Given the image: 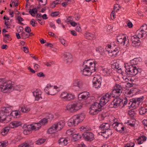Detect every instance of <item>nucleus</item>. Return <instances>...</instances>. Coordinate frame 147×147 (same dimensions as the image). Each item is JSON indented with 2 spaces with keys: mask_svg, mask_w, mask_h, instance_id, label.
<instances>
[{
  "mask_svg": "<svg viewBox=\"0 0 147 147\" xmlns=\"http://www.w3.org/2000/svg\"><path fill=\"white\" fill-rule=\"evenodd\" d=\"M97 62L93 60L89 59L85 61L81 69V73L85 76H89L95 71V65Z\"/></svg>",
  "mask_w": 147,
  "mask_h": 147,
  "instance_id": "nucleus-1",
  "label": "nucleus"
},
{
  "mask_svg": "<svg viewBox=\"0 0 147 147\" xmlns=\"http://www.w3.org/2000/svg\"><path fill=\"white\" fill-rule=\"evenodd\" d=\"M14 87L12 82L0 78V90L3 93H9L14 90Z\"/></svg>",
  "mask_w": 147,
  "mask_h": 147,
  "instance_id": "nucleus-2",
  "label": "nucleus"
},
{
  "mask_svg": "<svg viewBox=\"0 0 147 147\" xmlns=\"http://www.w3.org/2000/svg\"><path fill=\"white\" fill-rule=\"evenodd\" d=\"M85 116V114L82 113L73 116L68 120V125L70 127H73L77 125L84 120Z\"/></svg>",
  "mask_w": 147,
  "mask_h": 147,
  "instance_id": "nucleus-3",
  "label": "nucleus"
},
{
  "mask_svg": "<svg viewBox=\"0 0 147 147\" xmlns=\"http://www.w3.org/2000/svg\"><path fill=\"white\" fill-rule=\"evenodd\" d=\"M83 105L79 101H74L67 105L66 110L71 112H76L81 109Z\"/></svg>",
  "mask_w": 147,
  "mask_h": 147,
  "instance_id": "nucleus-4",
  "label": "nucleus"
},
{
  "mask_svg": "<svg viewBox=\"0 0 147 147\" xmlns=\"http://www.w3.org/2000/svg\"><path fill=\"white\" fill-rule=\"evenodd\" d=\"M125 72L127 75L135 76L141 72V69L137 68L136 66L132 65H128L125 67Z\"/></svg>",
  "mask_w": 147,
  "mask_h": 147,
  "instance_id": "nucleus-5",
  "label": "nucleus"
},
{
  "mask_svg": "<svg viewBox=\"0 0 147 147\" xmlns=\"http://www.w3.org/2000/svg\"><path fill=\"white\" fill-rule=\"evenodd\" d=\"M44 91L48 95H54L57 94L59 91V90L57 86L48 84L44 88Z\"/></svg>",
  "mask_w": 147,
  "mask_h": 147,
  "instance_id": "nucleus-6",
  "label": "nucleus"
},
{
  "mask_svg": "<svg viewBox=\"0 0 147 147\" xmlns=\"http://www.w3.org/2000/svg\"><path fill=\"white\" fill-rule=\"evenodd\" d=\"M106 49L109 55L112 58L116 57L119 54V48L118 47L112 49L111 46L110 45H108Z\"/></svg>",
  "mask_w": 147,
  "mask_h": 147,
  "instance_id": "nucleus-7",
  "label": "nucleus"
},
{
  "mask_svg": "<svg viewBox=\"0 0 147 147\" xmlns=\"http://www.w3.org/2000/svg\"><path fill=\"white\" fill-rule=\"evenodd\" d=\"M143 100L142 97L133 98L128 103L129 107L134 109H136L139 107L140 103L143 101Z\"/></svg>",
  "mask_w": 147,
  "mask_h": 147,
  "instance_id": "nucleus-8",
  "label": "nucleus"
},
{
  "mask_svg": "<svg viewBox=\"0 0 147 147\" xmlns=\"http://www.w3.org/2000/svg\"><path fill=\"white\" fill-rule=\"evenodd\" d=\"M123 88L119 84H116L114 86L112 92V96L117 97L120 96L122 92Z\"/></svg>",
  "mask_w": 147,
  "mask_h": 147,
  "instance_id": "nucleus-9",
  "label": "nucleus"
},
{
  "mask_svg": "<svg viewBox=\"0 0 147 147\" xmlns=\"http://www.w3.org/2000/svg\"><path fill=\"white\" fill-rule=\"evenodd\" d=\"M138 37L141 38L147 35V25L144 24L136 32V35Z\"/></svg>",
  "mask_w": 147,
  "mask_h": 147,
  "instance_id": "nucleus-10",
  "label": "nucleus"
},
{
  "mask_svg": "<svg viewBox=\"0 0 147 147\" xmlns=\"http://www.w3.org/2000/svg\"><path fill=\"white\" fill-rule=\"evenodd\" d=\"M117 40L119 44L125 46H127L129 43V40L126 36L123 35L119 34L117 36Z\"/></svg>",
  "mask_w": 147,
  "mask_h": 147,
  "instance_id": "nucleus-11",
  "label": "nucleus"
},
{
  "mask_svg": "<svg viewBox=\"0 0 147 147\" xmlns=\"http://www.w3.org/2000/svg\"><path fill=\"white\" fill-rule=\"evenodd\" d=\"M60 98L65 101H69L74 99L75 96L74 94L68 93L66 92H62L60 96Z\"/></svg>",
  "mask_w": 147,
  "mask_h": 147,
  "instance_id": "nucleus-12",
  "label": "nucleus"
},
{
  "mask_svg": "<svg viewBox=\"0 0 147 147\" xmlns=\"http://www.w3.org/2000/svg\"><path fill=\"white\" fill-rule=\"evenodd\" d=\"M101 78L98 75L94 77L93 80V86L95 88H98L101 86Z\"/></svg>",
  "mask_w": 147,
  "mask_h": 147,
  "instance_id": "nucleus-13",
  "label": "nucleus"
},
{
  "mask_svg": "<svg viewBox=\"0 0 147 147\" xmlns=\"http://www.w3.org/2000/svg\"><path fill=\"white\" fill-rule=\"evenodd\" d=\"M73 88H76V90H79L83 89L84 85L83 82L80 80H74L72 84Z\"/></svg>",
  "mask_w": 147,
  "mask_h": 147,
  "instance_id": "nucleus-14",
  "label": "nucleus"
},
{
  "mask_svg": "<svg viewBox=\"0 0 147 147\" xmlns=\"http://www.w3.org/2000/svg\"><path fill=\"white\" fill-rule=\"evenodd\" d=\"M82 137L85 140L91 142L94 139V134L91 132H85L82 134Z\"/></svg>",
  "mask_w": 147,
  "mask_h": 147,
  "instance_id": "nucleus-15",
  "label": "nucleus"
},
{
  "mask_svg": "<svg viewBox=\"0 0 147 147\" xmlns=\"http://www.w3.org/2000/svg\"><path fill=\"white\" fill-rule=\"evenodd\" d=\"M100 71V73L102 75L105 76H109L111 74V69L106 66H102Z\"/></svg>",
  "mask_w": 147,
  "mask_h": 147,
  "instance_id": "nucleus-16",
  "label": "nucleus"
},
{
  "mask_svg": "<svg viewBox=\"0 0 147 147\" xmlns=\"http://www.w3.org/2000/svg\"><path fill=\"white\" fill-rule=\"evenodd\" d=\"M111 98L110 93H107L105 95L103 96L100 99V102L102 105H104L107 103Z\"/></svg>",
  "mask_w": 147,
  "mask_h": 147,
  "instance_id": "nucleus-17",
  "label": "nucleus"
},
{
  "mask_svg": "<svg viewBox=\"0 0 147 147\" xmlns=\"http://www.w3.org/2000/svg\"><path fill=\"white\" fill-rule=\"evenodd\" d=\"M9 114H7L2 111H0V122L7 123L10 121L8 119Z\"/></svg>",
  "mask_w": 147,
  "mask_h": 147,
  "instance_id": "nucleus-18",
  "label": "nucleus"
},
{
  "mask_svg": "<svg viewBox=\"0 0 147 147\" xmlns=\"http://www.w3.org/2000/svg\"><path fill=\"white\" fill-rule=\"evenodd\" d=\"M113 128L118 132L121 133L124 130L123 125L121 123H118L112 124Z\"/></svg>",
  "mask_w": 147,
  "mask_h": 147,
  "instance_id": "nucleus-19",
  "label": "nucleus"
},
{
  "mask_svg": "<svg viewBox=\"0 0 147 147\" xmlns=\"http://www.w3.org/2000/svg\"><path fill=\"white\" fill-rule=\"evenodd\" d=\"M140 39L136 35L131 36V40L132 45L134 47L139 46L140 44Z\"/></svg>",
  "mask_w": 147,
  "mask_h": 147,
  "instance_id": "nucleus-20",
  "label": "nucleus"
},
{
  "mask_svg": "<svg viewBox=\"0 0 147 147\" xmlns=\"http://www.w3.org/2000/svg\"><path fill=\"white\" fill-rule=\"evenodd\" d=\"M32 92L35 97V100H38L40 98H42V92L40 89H36V90H32Z\"/></svg>",
  "mask_w": 147,
  "mask_h": 147,
  "instance_id": "nucleus-21",
  "label": "nucleus"
},
{
  "mask_svg": "<svg viewBox=\"0 0 147 147\" xmlns=\"http://www.w3.org/2000/svg\"><path fill=\"white\" fill-rule=\"evenodd\" d=\"M90 96L89 93L85 91L80 93L78 94V98L79 100L86 99Z\"/></svg>",
  "mask_w": 147,
  "mask_h": 147,
  "instance_id": "nucleus-22",
  "label": "nucleus"
},
{
  "mask_svg": "<svg viewBox=\"0 0 147 147\" xmlns=\"http://www.w3.org/2000/svg\"><path fill=\"white\" fill-rule=\"evenodd\" d=\"M122 101V100L120 98L115 99L113 101L111 102V104L113 106L111 107L117 108L119 106Z\"/></svg>",
  "mask_w": 147,
  "mask_h": 147,
  "instance_id": "nucleus-23",
  "label": "nucleus"
},
{
  "mask_svg": "<svg viewBox=\"0 0 147 147\" xmlns=\"http://www.w3.org/2000/svg\"><path fill=\"white\" fill-rule=\"evenodd\" d=\"M101 134L100 135H102L104 138L107 139L112 135V131L111 129H109L101 132Z\"/></svg>",
  "mask_w": 147,
  "mask_h": 147,
  "instance_id": "nucleus-24",
  "label": "nucleus"
},
{
  "mask_svg": "<svg viewBox=\"0 0 147 147\" xmlns=\"http://www.w3.org/2000/svg\"><path fill=\"white\" fill-rule=\"evenodd\" d=\"M54 124L56 127L57 131H60L63 128L65 124V122L63 120H61Z\"/></svg>",
  "mask_w": 147,
  "mask_h": 147,
  "instance_id": "nucleus-25",
  "label": "nucleus"
},
{
  "mask_svg": "<svg viewBox=\"0 0 147 147\" xmlns=\"http://www.w3.org/2000/svg\"><path fill=\"white\" fill-rule=\"evenodd\" d=\"M69 140V138H61L58 140V143L59 145L62 146H64L67 145L68 143Z\"/></svg>",
  "mask_w": 147,
  "mask_h": 147,
  "instance_id": "nucleus-26",
  "label": "nucleus"
},
{
  "mask_svg": "<svg viewBox=\"0 0 147 147\" xmlns=\"http://www.w3.org/2000/svg\"><path fill=\"white\" fill-rule=\"evenodd\" d=\"M19 109L20 111L23 113H27L30 110V109L29 107L24 105H20Z\"/></svg>",
  "mask_w": 147,
  "mask_h": 147,
  "instance_id": "nucleus-27",
  "label": "nucleus"
},
{
  "mask_svg": "<svg viewBox=\"0 0 147 147\" xmlns=\"http://www.w3.org/2000/svg\"><path fill=\"white\" fill-rule=\"evenodd\" d=\"M22 125L21 122L18 121H14L11 122L9 125V127L13 128L20 126Z\"/></svg>",
  "mask_w": 147,
  "mask_h": 147,
  "instance_id": "nucleus-28",
  "label": "nucleus"
},
{
  "mask_svg": "<svg viewBox=\"0 0 147 147\" xmlns=\"http://www.w3.org/2000/svg\"><path fill=\"white\" fill-rule=\"evenodd\" d=\"M32 130L31 124L26 125L23 133L25 135H27L30 134Z\"/></svg>",
  "mask_w": 147,
  "mask_h": 147,
  "instance_id": "nucleus-29",
  "label": "nucleus"
},
{
  "mask_svg": "<svg viewBox=\"0 0 147 147\" xmlns=\"http://www.w3.org/2000/svg\"><path fill=\"white\" fill-rule=\"evenodd\" d=\"M13 108L12 106H8L3 107L1 109L2 111L4 112L7 114H9L11 113L12 111Z\"/></svg>",
  "mask_w": 147,
  "mask_h": 147,
  "instance_id": "nucleus-30",
  "label": "nucleus"
},
{
  "mask_svg": "<svg viewBox=\"0 0 147 147\" xmlns=\"http://www.w3.org/2000/svg\"><path fill=\"white\" fill-rule=\"evenodd\" d=\"M101 104L100 101L99 102H94L91 106L94 107L95 109H97L100 111L102 110V106Z\"/></svg>",
  "mask_w": 147,
  "mask_h": 147,
  "instance_id": "nucleus-31",
  "label": "nucleus"
},
{
  "mask_svg": "<svg viewBox=\"0 0 147 147\" xmlns=\"http://www.w3.org/2000/svg\"><path fill=\"white\" fill-rule=\"evenodd\" d=\"M110 124L108 123H104L99 126V128L101 130H106L109 129Z\"/></svg>",
  "mask_w": 147,
  "mask_h": 147,
  "instance_id": "nucleus-32",
  "label": "nucleus"
},
{
  "mask_svg": "<svg viewBox=\"0 0 147 147\" xmlns=\"http://www.w3.org/2000/svg\"><path fill=\"white\" fill-rule=\"evenodd\" d=\"M65 60H66L67 63H71L72 61V55L70 53H66L64 55Z\"/></svg>",
  "mask_w": 147,
  "mask_h": 147,
  "instance_id": "nucleus-33",
  "label": "nucleus"
},
{
  "mask_svg": "<svg viewBox=\"0 0 147 147\" xmlns=\"http://www.w3.org/2000/svg\"><path fill=\"white\" fill-rule=\"evenodd\" d=\"M100 111L94 107H91L90 109L89 113L91 115H97Z\"/></svg>",
  "mask_w": 147,
  "mask_h": 147,
  "instance_id": "nucleus-34",
  "label": "nucleus"
},
{
  "mask_svg": "<svg viewBox=\"0 0 147 147\" xmlns=\"http://www.w3.org/2000/svg\"><path fill=\"white\" fill-rule=\"evenodd\" d=\"M57 131H58L57 129L54 124L48 130L47 133L48 134H52L55 133Z\"/></svg>",
  "mask_w": 147,
  "mask_h": 147,
  "instance_id": "nucleus-35",
  "label": "nucleus"
},
{
  "mask_svg": "<svg viewBox=\"0 0 147 147\" xmlns=\"http://www.w3.org/2000/svg\"><path fill=\"white\" fill-rule=\"evenodd\" d=\"M127 125L131 127H134L135 124V120L134 119H130L127 121V122L125 123Z\"/></svg>",
  "mask_w": 147,
  "mask_h": 147,
  "instance_id": "nucleus-36",
  "label": "nucleus"
},
{
  "mask_svg": "<svg viewBox=\"0 0 147 147\" xmlns=\"http://www.w3.org/2000/svg\"><path fill=\"white\" fill-rule=\"evenodd\" d=\"M79 129L82 131H90L91 129V128L86 125L81 126L79 128Z\"/></svg>",
  "mask_w": 147,
  "mask_h": 147,
  "instance_id": "nucleus-37",
  "label": "nucleus"
},
{
  "mask_svg": "<svg viewBox=\"0 0 147 147\" xmlns=\"http://www.w3.org/2000/svg\"><path fill=\"white\" fill-rule=\"evenodd\" d=\"M32 130L36 131L38 130L41 127L40 124L39 123H35L31 124Z\"/></svg>",
  "mask_w": 147,
  "mask_h": 147,
  "instance_id": "nucleus-38",
  "label": "nucleus"
},
{
  "mask_svg": "<svg viewBox=\"0 0 147 147\" xmlns=\"http://www.w3.org/2000/svg\"><path fill=\"white\" fill-rule=\"evenodd\" d=\"M81 138V136L80 134H75L72 136V140L75 142L79 140Z\"/></svg>",
  "mask_w": 147,
  "mask_h": 147,
  "instance_id": "nucleus-39",
  "label": "nucleus"
},
{
  "mask_svg": "<svg viewBox=\"0 0 147 147\" xmlns=\"http://www.w3.org/2000/svg\"><path fill=\"white\" fill-rule=\"evenodd\" d=\"M146 137L144 136H142L137 139L138 143L139 144H141L143 142H144L146 140Z\"/></svg>",
  "mask_w": 147,
  "mask_h": 147,
  "instance_id": "nucleus-40",
  "label": "nucleus"
},
{
  "mask_svg": "<svg viewBox=\"0 0 147 147\" xmlns=\"http://www.w3.org/2000/svg\"><path fill=\"white\" fill-rule=\"evenodd\" d=\"M85 36L86 38L90 40L92 39L94 37L93 34L88 32H86Z\"/></svg>",
  "mask_w": 147,
  "mask_h": 147,
  "instance_id": "nucleus-41",
  "label": "nucleus"
},
{
  "mask_svg": "<svg viewBox=\"0 0 147 147\" xmlns=\"http://www.w3.org/2000/svg\"><path fill=\"white\" fill-rule=\"evenodd\" d=\"M20 113V111H12L10 114L14 118L17 117V116Z\"/></svg>",
  "mask_w": 147,
  "mask_h": 147,
  "instance_id": "nucleus-42",
  "label": "nucleus"
},
{
  "mask_svg": "<svg viewBox=\"0 0 147 147\" xmlns=\"http://www.w3.org/2000/svg\"><path fill=\"white\" fill-rule=\"evenodd\" d=\"M31 144H29L28 141H26L23 143L19 145L18 147H32Z\"/></svg>",
  "mask_w": 147,
  "mask_h": 147,
  "instance_id": "nucleus-43",
  "label": "nucleus"
},
{
  "mask_svg": "<svg viewBox=\"0 0 147 147\" xmlns=\"http://www.w3.org/2000/svg\"><path fill=\"white\" fill-rule=\"evenodd\" d=\"M96 52L102 55L103 53L104 49L102 47L99 46L96 48Z\"/></svg>",
  "mask_w": 147,
  "mask_h": 147,
  "instance_id": "nucleus-44",
  "label": "nucleus"
},
{
  "mask_svg": "<svg viewBox=\"0 0 147 147\" xmlns=\"http://www.w3.org/2000/svg\"><path fill=\"white\" fill-rule=\"evenodd\" d=\"M147 109L144 107H141L139 109V113L141 115L144 114L147 111Z\"/></svg>",
  "mask_w": 147,
  "mask_h": 147,
  "instance_id": "nucleus-45",
  "label": "nucleus"
},
{
  "mask_svg": "<svg viewBox=\"0 0 147 147\" xmlns=\"http://www.w3.org/2000/svg\"><path fill=\"white\" fill-rule=\"evenodd\" d=\"M37 12V9L36 8H33L32 9H30L29 11V13L32 16H34L35 14Z\"/></svg>",
  "mask_w": 147,
  "mask_h": 147,
  "instance_id": "nucleus-46",
  "label": "nucleus"
},
{
  "mask_svg": "<svg viewBox=\"0 0 147 147\" xmlns=\"http://www.w3.org/2000/svg\"><path fill=\"white\" fill-rule=\"evenodd\" d=\"M115 66V68L116 69H118L119 71V73L121 74L123 73V71L122 70V69L121 66H120L117 63H116L114 64Z\"/></svg>",
  "mask_w": 147,
  "mask_h": 147,
  "instance_id": "nucleus-47",
  "label": "nucleus"
},
{
  "mask_svg": "<svg viewBox=\"0 0 147 147\" xmlns=\"http://www.w3.org/2000/svg\"><path fill=\"white\" fill-rule=\"evenodd\" d=\"M9 129L8 127H5L2 130L1 134L2 135L4 136L6 135L9 131Z\"/></svg>",
  "mask_w": 147,
  "mask_h": 147,
  "instance_id": "nucleus-48",
  "label": "nucleus"
},
{
  "mask_svg": "<svg viewBox=\"0 0 147 147\" xmlns=\"http://www.w3.org/2000/svg\"><path fill=\"white\" fill-rule=\"evenodd\" d=\"M8 144L7 141L5 140L0 142V147H6Z\"/></svg>",
  "mask_w": 147,
  "mask_h": 147,
  "instance_id": "nucleus-49",
  "label": "nucleus"
},
{
  "mask_svg": "<svg viewBox=\"0 0 147 147\" xmlns=\"http://www.w3.org/2000/svg\"><path fill=\"white\" fill-rule=\"evenodd\" d=\"M21 36L22 38L25 39L29 36V34L26 33L25 32H22L21 34Z\"/></svg>",
  "mask_w": 147,
  "mask_h": 147,
  "instance_id": "nucleus-50",
  "label": "nucleus"
},
{
  "mask_svg": "<svg viewBox=\"0 0 147 147\" xmlns=\"http://www.w3.org/2000/svg\"><path fill=\"white\" fill-rule=\"evenodd\" d=\"M48 122L47 119V118H44L41 119L39 123L40 124L41 126V125H44L45 124Z\"/></svg>",
  "mask_w": 147,
  "mask_h": 147,
  "instance_id": "nucleus-51",
  "label": "nucleus"
},
{
  "mask_svg": "<svg viewBox=\"0 0 147 147\" xmlns=\"http://www.w3.org/2000/svg\"><path fill=\"white\" fill-rule=\"evenodd\" d=\"M16 19L18 20V23L21 25H24V24L22 22L24 20L20 16H18L16 17Z\"/></svg>",
  "mask_w": 147,
  "mask_h": 147,
  "instance_id": "nucleus-52",
  "label": "nucleus"
},
{
  "mask_svg": "<svg viewBox=\"0 0 147 147\" xmlns=\"http://www.w3.org/2000/svg\"><path fill=\"white\" fill-rule=\"evenodd\" d=\"M45 141V139H40L36 141V144L38 145H40L44 143Z\"/></svg>",
  "mask_w": 147,
  "mask_h": 147,
  "instance_id": "nucleus-53",
  "label": "nucleus"
},
{
  "mask_svg": "<svg viewBox=\"0 0 147 147\" xmlns=\"http://www.w3.org/2000/svg\"><path fill=\"white\" fill-rule=\"evenodd\" d=\"M38 2L40 5H44L47 3V0H39Z\"/></svg>",
  "mask_w": 147,
  "mask_h": 147,
  "instance_id": "nucleus-54",
  "label": "nucleus"
},
{
  "mask_svg": "<svg viewBox=\"0 0 147 147\" xmlns=\"http://www.w3.org/2000/svg\"><path fill=\"white\" fill-rule=\"evenodd\" d=\"M128 100L125 97L123 98V99L122 100V103L123 105V106H124L125 105L127 104V103Z\"/></svg>",
  "mask_w": 147,
  "mask_h": 147,
  "instance_id": "nucleus-55",
  "label": "nucleus"
},
{
  "mask_svg": "<svg viewBox=\"0 0 147 147\" xmlns=\"http://www.w3.org/2000/svg\"><path fill=\"white\" fill-rule=\"evenodd\" d=\"M134 143L131 142L129 144H126L124 147H134Z\"/></svg>",
  "mask_w": 147,
  "mask_h": 147,
  "instance_id": "nucleus-56",
  "label": "nucleus"
},
{
  "mask_svg": "<svg viewBox=\"0 0 147 147\" xmlns=\"http://www.w3.org/2000/svg\"><path fill=\"white\" fill-rule=\"evenodd\" d=\"M59 14V11H55L52 12L51 14V16L52 17H55L57 16Z\"/></svg>",
  "mask_w": 147,
  "mask_h": 147,
  "instance_id": "nucleus-57",
  "label": "nucleus"
},
{
  "mask_svg": "<svg viewBox=\"0 0 147 147\" xmlns=\"http://www.w3.org/2000/svg\"><path fill=\"white\" fill-rule=\"evenodd\" d=\"M3 35L5 37L4 39V40L5 41H7V40H9V36L8 34H5Z\"/></svg>",
  "mask_w": 147,
  "mask_h": 147,
  "instance_id": "nucleus-58",
  "label": "nucleus"
},
{
  "mask_svg": "<svg viewBox=\"0 0 147 147\" xmlns=\"http://www.w3.org/2000/svg\"><path fill=\"white\" fill-rule=\"evenodd\" d=\"M36 22V21L34 19H32L30 22V24L32 25L33 27H35V26Z\"/></svg>",
  "mask_w": 147,
  "mask_h": 147,
  "instance_id": "nucleus-59",
  "label": "nucleus"
},
{
  "mask_svg": "<svg viewBox=\"0 0 147 147\" xmlns=\"http://www.w3.org/2000/svg\"><path fill=\"white\" fill-rule=\"evenodd\" d=\"M60 42L64 46H66L67 45L65 41L63 39H61L60 40Z\"/></svg>",
  "mask_w": 147,
  "mask_h": 147,
  "instance_id": "nucleus-60",
  "label": "nucleus"
},
{
  "mask_svg": "<svg viewBox=\"0 0 147 147\" xmlns=\"http://www.w3.org/2000/svg\"><path fill=\"white\" fill-rule=\"evenodd\" d=\"M49 25L50 27H51V28H53L55 30L56 29V26H55V25L53 23H52L51 22H50L49 23Z\"/></svg>",
  "mask_w": 147,
  "mask_h": 147,
  "instance_id": "nucleus-61",
  "label": "nucleus"
},
{
  "mask_svg": "<svg viewBox=\"0 0 147 147\" xmlns=\"http://www.w3.org/2000/svg\"><path fill=\"white\" fill-rule=\"evenodd\" d=\"M37 75L39 77H45V75L42 72H40L37 73Z\"/></svg>",
  "mask_w": 147,
  "mask_h": 147,
  "instance_id": "nucleus-62",
  "label": "nucleus"
},
{
  "mask_svg": "<svg viewBox=\"0 0 147 147\" xmlns=\"http://www.w3.org/2000/svg\"><path fill=\"white\" fill-rule=\"evenodd\" d=\"M66 133L68 135H71L73 133V131L71 129H68Z\"/></svg>",
  "mask_w": 147,
  "mask_h": 147,
  "instance_id": "nucleus-63",
  "label": "nucleus"
},
{
  "mask_svg": "<svg viewBox=\"0 0 147 147\" xmlns=\"http://www.w3.org/2000/svg\"><path fill=\"white\" fill-rule=\"evenodd\" d=\"M25 31L28 33H30L31 31L30 28L29 27L27 26L25 28Z\"/></svg>",
  "mask_w": 147,
  "mask_h": 147,
  "instance_id": "nucleus-64",
  "label": "nucleus"
}]
</instances>
